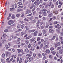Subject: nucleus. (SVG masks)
Masks as SVG:
<instances>
[{
    "mask_svg": "<svg viewBox=\"0 0 63 63\" xmlns=\"http://www.w3.org/2000/svg\"><path fill=\"white\" fill-rule=\"evenodd\" d=\"M37 41H39L40 40V37H38L37 38Z\"/></svg>",
    "mask_w": 63,
    "mask_h": 63,
    "instance_id": "obj_53",
    "label": "nucleus"
},
{
    "mask_svg": "<svg viewBox=\"0 0 63 63\" xmlns=\"http://www.w3.org/2000/svg\"><path fill=\"white\" fill-rule=\"evenodd\" d=\"M29 10H28V9H27V10L26 11V14H27V15H28V14H29Z\"/></svg>",
    "mask_w": 63,
    "mask_h": 63,
    "instance_id": "obj_39",
    "label": "nucleus"
},
{
    "mask_svg": "<svg viewBox=\"0 0 63 63\" xmlns=\"http://www.w3.org/2000/svg\"><path fill=\"white\" fill-rule=\"evenodd\" d=\"M24 16V13H22L21 16V17H23V16Z\"/></svg>",
    "mask_w": 63,
    "mask_h": 63,
    "instance_id": "obj_57",
    "label": "nucleus"
},
{
    "mask_svg": "<svg viewBox=\"0 0 63 63\" xmlns=\"http://www.w3.org/2000/svg\"><path fill=\"white\" fill-rule=\"evenodd\" d=\"M39 35L40 36H41L42 35V34L40 32L39 33Z\"/></svg>",
    "mask_w": 63,
    "mask_h": 63,
    "instance_id": "obj_61",
    "label": "nucleus"
},
{
    "mask_svg": "<svg viewBox=\"0 0 63 63\" xmlns=\"http://www.w3.org/2000/svg\"><path fill=\"white\" fill-rule=\"evenodd\" d=\"M20 15V14H17L16 15V16L17 17H19V16Z\"/></svg>",
    "mask_w": 63,
    "mask_h": 63,
    "instance_id": "obj_49",
    "label": "nucleus"
},
{
    "mask_svg": "<svg viewBox=\"0 0 63 63\" xmlns=\"http://www.w3.org/2000/svg\"><path fill=\"white\" fill-rule=\"evenodd\" d=\"M59 4H60V5H62V4H63V3L62 2L60 1L59 2Z\"/></svg>",
    "mask_w": 63,
    "mask_h": 63,
    "instance_id": "obj_46",
    "label": "nucleus"
},
{
    "mask_svg": "<svg viewBox=\"0 0 63 63\" xmlns=\"http://www.w3.org/2000/svg\"><path fill=\"white\" fill-rule=\"evenodd\" d=\"M24 27V25L23 24L21 25V28L23 29V28Z\"/></svg>",
    "mask_w": 63,
    "mask_h": 63,
    "instance_id": "obj_41",
    "label": "nucleus"
},
{
    "mask_svg": "<svg viewBox=\"0 0 63 63\" xmlns=\"http://www.w3.org/2000/svg\"><path fill=\"white\" fill-rule=\"evenodd\" d=\"M18 8H19V9H23V6H19L18 7Z\"/></svg>",
    "mask_w": 63,
    "mask_h": 63,
    "instance_id": "obj_19",
    "label": "nucleus"
},
{
    "mask_svg": "<svg viewBox=\"0 0 63 63\" xmlns=\"http://www.w3.org/2000/svg\"><path fill=\"white\" fill-rule=\"evenodd\" d=\"M51 4H52V2H50L49 3V4H48L47 5H48V6H49V7H50V6H51Z\"/></svg>",
    "mask_w": 63,
    "mask_h": 63,
    "instance_id": "obj_23",
    "label": "nucleus"
},
{
    "mask_svg": "<svg viewBox=\"0 0 63 63\" xmlns=\"http://www.w3.org/2000/svg\"><path fill=\"white\" fill-rule=\"evenodd\" d=\"M62 52H63L62 51V49H61L59 50V53H60V54H62Z\"/></svg>",
    "mask_w": 63,
    "mask_h": 63,
    "instance_id": "obj_17",
    "label": "nucleus"
},
{
    "mask_svg": "<svg viewBox=\"0 0 63 63\" xmlns=\"http://www.w3.org/2000/svg\"><path fill=\"white\" fill-rule=\"evenodd\" d=\"M34 59V58H33V57H31L29 59V62H31V61H32V60H33Z\"/></svg>",
    "mask_w": 63,
    "mask_h": 63,
    "instance_id": "obj_5",
    "label": "nucleus"
},
{
    "mask_svg": "<svg viewBox=\"0 0 63 63\" xmlns=\"http://www.w3.org/2000/svg\"><path fill=\"white\" fill-rule=\"evenodd\" d=\"M37 34H38V32H34L33 35L34 36H36L37 35Z\"/></svg>",
    "mask_w": 63,
    "mask_h": 63,
    "instance_id": "obj_8",
    "label": "nucleus"
},
{
    "mask_svg": "<svg viewBox=\"0 0 63 63\" xmlns=\"http://www.w3.org/2000/svg\"><path fill=\"white\" fill-rule=\"evenodd\" d=\"M35 49V48H34L33 47H32L31 48V49L32 50H34Z\"/></svg>",
    "mask_w": 63,
    "mask_h": 63,
    "instance_id": "obj_62",
    "label": "nucleus"
},
{
    "mask_svg": "<svg viewBox=\"0 0 63 63\" xmlns=\"http://www.w3.org/2000/svg\"><path fill=\"white\" fill-rule=\"evenodd\" d=\"M43 47V44H42L40 46V48H42V47Z\"/></svg>",
    "mask_w": 63,
    "mask_h": 63,
    "instance_id": "obj_37",
    "label": "nucleus"
},
{
    "mask_svg": "<svg viewBox=\"0 0 63 63\" xmlns=\"http://www.w3.org/2000/svg\"><path fill=\"white\" fill-rule=\"evenodd\" d=\"M6 61L7 63H11V62H10V61L9 60V58H7L6 59Z\"/></svg>",
    "mask_w": 63,
    "mask_h": 63,
    "instance_id": "obj_10",
    "label": "nucleus"
},
{
    "mask_svg": "<svg viewBox=\"0 0 63 63\" xmlns=\"http://www.w3.org/2000/svg\"><path fill=\"white\" fill-rule=\"evenodd\" d=\"M33 55L34 57H35L36 56V54L35 53H34L33 54Z\"/></svg>",
    "mask_w": 63,
    "mask_h": 63,
    "instance_id": "obj_35",
    "label": "nucleus"
},
{
    "mask_svg": "<svg viewBox=\"0 0 63 63\" xmlns=\"http://www.w3.org/2000/svg\"><path fill=\"white\" fill-rule=\"evenodd\" d=\"M49 28H53V26H49Z\"/></svg>",
    "mask_w": 63,
    "mask_h": 63,
    "instance_id": "obj_47",
    "label": "nucleus"
},
{
    "mask_svg": "<svg viewBox=\"0 0 63 63\" xmlns=\"http://www.w3.org/2000/svg\"><path fill=\"white\" fill-rule=\"evenodd\" d=\"M7 23L8 24H9V25H11V22H10V21L9 20Z\"/></svg>",
    "mask_w": 63,
    "mask_h": 63,
    "instance_id": "obj_38",
    "label": "nucleus"
},
{
    "mask_svg": "<svg viewBox=\"0 0 63 63\" xmlns=\"http://www.w3.org/2000/svg\"><path fill=\"white\" fill-rule=\"evenodd\" d=\"M36 1L34 3V4L35 5H39L40 4V0H36Z\"/></svg>",
    "mask_w": 63,
    "mask_h": 63,
    "instance_id": "obj_1",
    "label": "nucleus"
},
{
    "mask_svg": "<svg viewBox=\"0 0 63 63\" xmlns=\"http://www.w3.org/2000/svg\"><path fill=\"white\" fill-rule=\"evenodd\" d=\"M20 51L21 53H23V50L22 49H21L20 50Z\"/></svg>",
    "mask_w": 63,
    "mask_h": 63,
    "instance_id": "obj_44",
    "label": "nucleus"
},
{
    "mask_svg": "<svg viewBox=\"0 0 63 63\" xmlns=\"http://www.w3.org/2000/svg\"><path fill=\"white\" fill-rule=\"evenodd\" d=\"M56 55L57 57H58L59 56V53H58V52H57V53Z\"/></svg>",
    "mask_w": 63,
    "mask_h": 63,
    "instance_id": "obj_20",
    "label": "nucleus"
},
{
    "mask_svg": "<svg viewBox=\"0 0 63 63\" xmlns=\"http://www.w3.org/2000/svg\"><path fill=\"white\" fill-rule=\"evenodd\" d=\"M43 11L44 12H46L47 11V9H43Z\"/></svg>",
    "mask_w": 63,
    "mask_h": 63,
    "instance_id": "obj_64",
    "label": "nucleus"
},
{
    "mask_svg": "<svg viewBox=\"0 0 63 63\" xmlns=\"http://www.w3.org/2000/svg\"><path fill=\"white\" fill-rule=\"evenodd\" d=\"M20 27V24H19L17 26V28H19Z\"/></svg>",
    "mask_w": 63,
    "mask_h": 63,
    "instance_id": "obj_52",
    "label": "nucleus"
},
{
    "mask_svg": "<svg viewBox=\"0 0 63 63\" xmlns=\"http://www.w3.org/2000/svg\"><path fill=\"white\" fill-rule=\"evenodd\" d=\"M12 18L13 19H15L16 17V16L14 14L12 16Z\"/></svg>",
    "mask_w": 63,
    "mask_h": 63,
    "instance_id": "obj_9",
    "label": "nucleus"
},
{
    "mask_svg": "<svg viewBox=\"0 0 63 63\" xmlns=\"http://www.w3.org/2000/svg\"><path fill=\"white\" fill-rule=\"evenodd\" d=\"M4 32H8V30L6 29V30H4Z\"/></svg>",
    "mask_w": 63,
    "mask_h": 63,
    "instance_id": "obj_33",
    "label": "nucleus"
},
{
    "mask_svg": "<svg viewBox=\"0 0 63 63\" xmlns=\"http://www.w3.org/2000/svg\"><path fill=\"white\" fill-rule=\"evenodd\" d=\"M50 50L51 51L54 50V48L53 47H51L50 48Z\"/></svg>",
    "mask_w": 63,
    "mask_h": 63,
    "instance_id": "obj_28",
    "label": "nucleus"
},
{
    "mask_svg": "<svg viewBox=\"0 0 63 63\" xmlns=\"http://www.w3.org/2000/svg\"><path fill=\"white\" fill-rule=\"evenodd\" d=\"M54 5L53 4H52L51 5V8H54Z\"/></svg>",
    "mask_w": 63,
    "mask_h": 63,
    "instance_id": "obj_60",
    "label": "nucleus"
},
{
    "mask_svg": "<svg viewBox=\"0 0 63 63\" xmlns=\"http://www.w3.org/2000/svg\"><path fill=\"white\" fill-rule=\"evenodd\" d=\"M38 56L39 58H42V55L41 53H38Z\"/></svg>",
    "mask_w": 63,
    "mask_h": 63,
    "instance_id": "obj_7",
    "label": "nucleus"
},
{
    "mask_svg": "<svg viewBox=\"0 0 63 63\" xmlns=\"http://www.w3.org/2000/svg\"><path fill=\"white\" fill-rule=\"evenodd\" d=\"M61 5H59L58 6V8H61Z\"/></svg>",
    "mask_w": 63,
    "mask_h": 63,
    "instance_id": "obj_58",
    "label": "nucleus"
},
{
    "mask_svg": "<svg viewBox=\"0 0 63 63\" xmlns=\"http://www.w3.org/2000/svg\"><path fill=\"white\" fill-rule=\"evenodd\" d=\"M25 51H26V52H27V53L29 52V50H28V49H25Z\"/></svg>",
    "mask_w": 63,
    "mask_h": 63,
    "instance_id": "obj_16",
    "label": "nucleus"
},
{
    "mask_svg": "<svg viewBox=\"0 0 63 63\" xmlns=\"http://www.w3.org/2000/svg\"><path fill=\"white\" fill-rule=\"evenodd\" d=\"M55 28L58 29H60L61 28V26L59 24H57L55 26Z\"/></svg>",
    "mask_w": 63,
    "mask_h": 63,
    "instance_id": "obj_2",
    "label": "nucleus"
},
{
    "mask_svg": "<svg viewBox=\"0 0 63 63\" xmlns=\"http://www.w3.org/2000/svg\"><path fill=\"white\" fill-rule=\"evenodd\" d=\"M46 32H47V31L45 30H44L43 31V33H44V34H45V33H46Z\"/></svg>",
    "mask_w": 63,
    "mask_h": 63,
    "instance_id": "obj_27",
    "label": "nucleus"
},
{
    "mask_svg": "<svg viewBox=\"0 0 63 63\" xmlns=\"http://www.w3.org/2000/svg\"><path fill=\"white\" fill-rule=\"evenodd\" d=\"M6 54H8V55H9V56H10L11 55V53L9 52H6Z\"/></svg>",
    "mask_w": 63,
    "mask_h": 63,
    "instance_id": "obj_11",
    "label": "nucleus"
},
{
    "mask_svg": "<svg viewBox=\"0 0 63 63\" xmlns=\"http://www.w3.org/2000/svg\"><path fill=\"white\" fill-rule=\"evenodd\" d=\"M25 45V43H23L21 44V46H23V45L24 46Z\"/></svg>",
    "mask_w": 63,
    "mask_h": 63,
    "instance_id": "obj_59",
    "label": "nucleus"
},
{
    "mask_svg": "<svg viewBox=\"0 0 63 63\" xmlns=\"http://www.w3.org/2000/svg\"><path fill=\"white\" fill-rule=\"evenodd\" d=\"M52 55H50L49 56V58L50 59H52Z\"/></svg>",
    "mask_w": 63,
    "mask_h": 63,
    "instance_id": "obj_43",
    "label": "nucleus"
},
{
    "mask_svg": "<svg viewBox=\"0 0 63 63\" xmlns=\"http://www.w3.org/2000/svg\"><path fill=\"white\" fill-rule=\"evenodd\" d=\"M61 49V47H57V50H60V49Z\"/></svg>",
    "mask_w": 63,
    "mask_h": 63,
    "instance_id": "obj_24",
    "label": "nucleus"
},
{
    "mask_svg": "<svg viewBox=\"0 0 63 63\" xmlns=\"http://www.w3.org/2000/svg\"><path fill=\"white\" fill-rule=\"evenodd\" d=\"M31 45H32L31 44H29L28 46V47L29 48H30V47H31Z\"/></svg>",
    "mask_w": 63,
    "mask_h": 63,
    "instance_id": "obj_48",
    "label": "nucleus"
},
{
    "mask_svg": "<svg viewBox=\"0 0 63 63\" xmlns=\"http://www.w3.org/2000/svg\"><path fill=\"white\" fill-rule=\"evenodd\" d=\"M56 31L58 33H60V30H56Z\"/></svg>",
    "mask_w": 63,
    "mask_h": 63,
    "instance_id": "obj_30",
    "label": "nucleus"
},
{
    "mask_svg": "<svg viewBox=\"0 0 63 63\" xmlns=\"http://www.w3.org/2000/svg\"><path fill=\"white\" fill-rule=\"evenodd\" d=\"M31 55L29 54H27V55H26V56H28L29 57H30V56H31Z\"/></svg>",
    "mask_w": 63,
    "mask_h": 63,
    "instance_id": "obj_36",
    "label": "nucleus"
},
{
    "mask_svg": "<svg viewBox=\"0 0 63 63\" xmlns=\"http://www.w3.org/2000/svg\"><path fill=\"white\" fill-rule=\"evenodd\" d=\"M32 14H33L32 13L31 14H30L29 15H27V16H31L32 15Z\"/></svg>",
    "mask_w": 63,
    "mask_h": 63,
    "instance_id": "obj_40",
    "label": "nucleus"
},
{
    "mask_svg": "<svg viewBox=\"0 0 63 63\" xmlns=\"http://www.w3.org/2000/svg\"><path fill=\"white\" fill-rule=\"evenodd\" d=\"M11 13H10L9 14V16H7V20H9L10 19V18H11Z\"/></svg>",
    "mask_w": 63,
    "mask_h": 63,
    "instance_id": "obj_4",
    "label": "nucleus"
},
{
    "mask_svg": "<svg viewBox=\"0 0 63 63\" xmlns=\"http://www.w3.org/2000/svg\"><path fill=\"white\" fill-rule=\"evenodd\" d=\"M54 32V30L53 29H51L49 30V32L50 33H53Z\"/></svg>",
    "mask_w": 63,
    "mask_h": 63,
    "instance_id": "obj_3",
    "label": "nucleus"
},
{
    "mask_svg": "<svg viewBox=\"0 0 63 63\" xmlns=\"http://www.w3.org/2000/svg\"><path fill=\"white\" fill-rule=\"evenodd\" d=\"M53 19H56V16H54L53 17Z\"/></svg>",
    "mask_w": 63,
    "mask_h": 63,
    "instance_id": "obj_51",
    "label": "nucleus"
},
{
    "mask_svg": "<svg viewBox=\"0 0 63 63\" xmlns=\"http://www.w3.org/2000/svg\"><path fill=\"white\" fill-rule=\"evenodd\" d=\"M47 14H49L50 13V10H48L47 11Z\"/></svg>",
    "mask_w": 63,
    "mask_h": 63,
    "instance_id": "obj_54",
    "label": "nucleus"
},
{
    "mask_svg": "<svg viewBox=\"0 0 63 63\" xmlns=\"http://www.w3.org/2000/svg\"><path fill=\"white\" fill-rule=\"evenodd\" d=\"M51 52L52 53V54L53 55H54L55 54V53H56V52L54 51Z\"/></svg>",
    "mask_w": 63,
    "mask_h": 63,
    "instance_id": "obj_15",
    "label": "nucleus"
},
{
    "mask_svg": "<svg viewBox=\"0 0 63 63\" xmlns=\"http://www.w3.org/2000/svg\"><path fill=\"white\" fill-rule=\"evenodd\" d=\"M7 36V35L6 34H3V38H5Z\"/></svg>",
    "mask_w": 63,
    "mask_h": 63,
    "instance_id": "obj_42",
    "label": "nucleus"
},
{
    "mask_svg": "<svg viewBox=\"0 0 63 63\" xmlns=\"http://www.w3.org/2000/svg\"><path fill=\"white\" fill-rule=\"evenodd\" d=\"M22 59L20 58V61H19V63H21V62H22Z\"/></svg>",
    "mask_w": 63,
    "mask_h": 63,
    "instance_id": "obj_34",
    "label": "nucleus"
},
{
    "mask_svg": "<svg viewBox=\"0 0 63 63\" xmlns=\"http://www.w3.org/2000/svg\"><path fill=\"white\" fill-rule=\"evenodd\" d=\"M58 11H55V14H57V13H58Z\"/></svg>",
    "mask_w": 63,
    "mask_h": 63,
    "instance_id": "obj_63",
    "label": "nucleus"
},
{
    "mask_svg": "<svg viewBox=\"0 0 63 63\" xmlns=\"http://www.w3.org/2000/svg\"><path fill=\"white\" fill-rule=\"evenodd\" d=\"M58 46V45H57V43H56L55 44V48H56Z\"/></svg>",
    "mask_w": 63,
    "mask_h": 63,
    "instance_id": "obj_21",
    "label": "nucleus"
},
{
    "mask_svg": "<svg viewBox=\"0 0 63 63\" xmlns=\"http://www.w3.org/2000/svg\"><path fill=\"white\" fill-rule=\"evenodd\" d=\"M21 39L20 38H18L17 39V42H20V41Z\"/></svg>",
    "mask_w": 63,
    "mask_h": 63,
    "instance_id": "obj_29",
    "label": "nucleus"
},
{
    "mask_svg": "<svg viewBox=\"0 0 63 63\" xmlns=\"http://www.w3.org/2000/svg\"><path fill=\"white\" fill-rule=\"evenodd\" d=\"M5 57V54H3L2 55V57L3 58H4V57Z\"/></svg>",
    "mask_w": 63,
    "mask_h": 63,
    "instance_id": "obj_45",
    "label": "nucleus"
},
{
    "mask_svg": "<svg viewBox=\"0 0 63 63\" xmlns=\"http://www.w3.org/2000/svg\"><path fill=\"white\" fill-rule=\"evenodd\" d=\"M45 52L47 53H49L50 52V50L49 49H47L45 51Z\"/></svg>",
    "mask_w": 63,
    "mask_h": 63,
    "instance_id": "obj_6",
    "label": "nucleus"
},
{
    "mask_svg": "<svg viewBox=\"0 0 63 63\" xmlns=\"http://www.w3.org/2000/svg\"><path fill=\"white\" fill-rule=\"evenodd\" d=\"M43 15L44 16H47V13L46 12H43Z\"/></svg>",
    "mask_w": 63,
    "mask_h": 63,
    "instance_id": "obj_22",
    "label": "nucleus"
},
{
    "mask_svg": "<svg viewBox=\"0 0 63 63\" xmlns=\"http://www.w3.org/2000/svg\"><path fill=\"white\" fill-rule=\"evenodd\" d=\"M1 61L2 63H5L4 60L3 59H1Z\"/></svg>",
    "mask_w": 63,
    "mask_h": 63,
    "instance_id": "obj_18",
    "label": "nucleus"
},
{
    "mask_svg": "<svg viewBox=\"0 0 63 63\" xmlns=\"http://www.w3.org/2000/svg\"><path fill=\"white\" fill-rule=\"evenodd\" d=\"M58 37H56V40H55V41L56 42H57V41H58Z\"/></svg>",
    "mask_w": 63,
    "mask_h": 63,
    "instance_id": "obj_55",
    "label": "nucleus"
},
{
    "mask_svg": "<svg viewBox=\"0 0 63 63\" xmlns=\"http://www.w3.org/2000/svg\"><path fill=\"white\" fill-rule=\"evenodd\" d=\"M35 41V38H33L31 39V42H34Z\"/></svg>",
    "mask_w": 63,
    "mask_h": 63,
    "instance_id": "obj_13",
    "label": "nucleus"
},
{
    "mask_svg": "<svg viewBox=\"0 0 63 63\" xmlns=\"http://www.w3.org/2000/svg\"><path fill=\"white\" fill-rule=\"evenodd\" d=\"M52 16V14L51 13H50V14L48 15V16L49 17H51Z\"/></svg>",
    "mask_w": 63,
    "mask_h": 63,
    "instance_id": "obj_12",
    "label": "nucleus"
},
{
    "mask_svg": "<svg viewBox=\"0 0 63 63\" xmlns=\"http://www.w3.org/2000/svg\"><path fill=\"white\" fill-rule=\"evenodd\" d=\"M15 10V8H10V10L11 11H13Z\"/></svg>",
    "mask_w": 63,
    "mask_h": 63,
    "instance_id": "obj_26",
    "label": "nucleus"
},
{
    "mask_svg": "<svg viewBox=\"0 0 63 63\" xmlns=\"http://www.w3.org/2000/svg\"><path fill=\"white\" fill-rule=\"evenodd\" d=\"M43 19L44 20H46V18L45 17H43Z\"/></svg>",
    "mask_w": 63,
    "mask_h": 63,
    "instance_id": "obj_56",
    "label": "nucleus"
},
{
    "mask_svg": "<svg viewBox=\"0 0 63 63\" xmlns=\"http://www.w3.org/2000/svg\"><path fill=\"white\" fill-rule=\"evenodd\" d=\"M54 60H57V58L55 56L54 57Z\"/></svg>",
    "mask_w": 63,
    "mask_h": 63,
    "instance_id": "obj_32",
    "label": "nucleus"
},
{
    "mask_svg": "<svg viewBox=\"0 0 63 63\" xmlns=\"http://www.w3.org/2000/svg\"><path fill=\"white\" fill-rule=\"evenodd\" d=\"M2 43H4V42H5L6 41V39H3V40H2Z\"/></svg>",
    "mask_w": 63,
    "mask_h": 63,
    "instance_id": "obj_50",
    "label": "nucleus"
},
{
    "mask_svg": "<svg viewBox=\"0 0 63 63\" xmlns=\"http://www.w3.org/2000/svg\"><path fill=\"white\" fill-rule=\"evenodd\" d=\"M55 37H56L55 36H53V38L51 39L52 40H54L55 38Z\"/></svg>",
    "mask_w": 63,
    "mask_h": 63,
    "instance_id": "obj_31",
    "label": "nucleus"
},
{
    "mask_svg": "<svg viewBox=\"0 0 63 63\" xmlns=\"http://www.w3.org/2000/svg\"><path fill=\"white\" fill-rule=\"evenodd\" d=\"M10 23H11V24H13V23H14V20H10Z\"/></svg>",
    "mask_w": 63,
    "mask_h": 63,
    "instance_id": "obj_14",
    "label": "nucleus"
},
{
    "mask_svg": "<svg viewBox=\"0 0 63 63\" xmlns=\"http://www.w3.org/2000/svg\"><path fill=\"white\" fill-rule=\"evenodd\" d=\"M43 10H41L40 11L39 14L40 15H41V14L43 13Z\"/></svg>",
    "mask_w": 63,
    "mask_h": 63,
    "instance_id": "obj_25",
    "label": "nucleus"
}]
</instances>
